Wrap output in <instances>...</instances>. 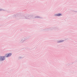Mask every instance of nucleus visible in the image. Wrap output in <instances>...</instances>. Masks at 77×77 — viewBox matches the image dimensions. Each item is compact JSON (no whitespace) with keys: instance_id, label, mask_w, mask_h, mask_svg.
<instances>
[{"instance_id":"1","label":"nucleus","mask_w":77,"mask_h":77,"mask_svg":"<svg viewBox=\"0 0 77 77\" xmlns=\"http://www.w3.org/2000/svg\"><path fill=\"white\" fill-rule=\"evenodd\" d=\"M5 59V57H0V60H4Z\"/></svg>"},{"instance_id":"3","label":"nucleus","mask_w":77,"mask_h":77,"mask_svg":"<svg viewBox=\"0 0 77 77\" xmlns=\"http://www.w3.org/2000/svg\"><path fill=\"white\" fill-rule=\"evenodd\" d=\"M61 15V14H58L57 15V16H60V15Z\"/></svg>"},{"instance_id":"4","label":"nucleus","mask_w":77,"mask_h":77,"mask_svg":"<svg viewBox=\"0 0 77 77\" xmlns=\"http://www.w3.org/2000/svg\"><path fill=\"white\" fill-rule=\"evenodd\" d=\"M62 41H60V42H62Z\"/></svg>"},{"instance_id":"2","label":"nucleus","mask_w":77,"mask_h":77,"mask_svg":"<svg viewBox=\"0 0 77 77\" xmlns=\"http://www.w3.org/2000/svg\"><path fill=\"white\" fill-rule=\"evenodd\" d=\"M12 55V54H8L6 55L5 57H9Z\"/></svg>"}]
</instances>
